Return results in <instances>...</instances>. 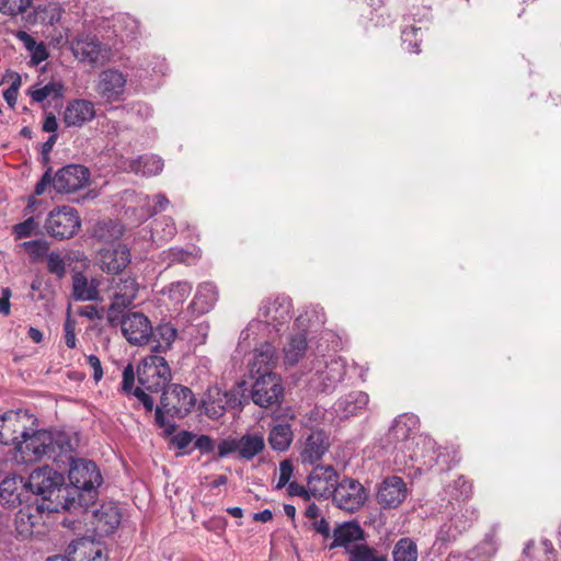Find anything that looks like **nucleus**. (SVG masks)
Masks as SVG:
<instances>
[{
    "label": "nucleus",
    "instance_id": "57",
    "mask_svg": "<svg viewBox=\"0 0 561 561\" xmlns=\"http://www.w3.org/2000/svg\"><path fill=\"white\" fill-rule=\"evenodd\" d=\"M165 255L168 256L170 263H184L187 262L188 259L191 257V254L188 252L178 248H171L168 252H165Z\"/></svg>",
    "mask_w": 561,
    "mask_h": 561
},
{
    "label": "nucleus",
    "instance_id": "18",
    "mask_svg": "<svg viewBox=\"0 0 561 561\" xmlns=\"http://www.w3.org/2000/svg\"><path fill=\"white\" fill-rule=\"evenodd\" d=\"M126 85L125 76L115 69H107L100 73L96 83L98 93L106 101L112 102L119 99Z\"/></svg>",
    "mask_w": 561,
    "mask_h": 561
},
{
    "label": "nucleus",
    "instance_id": "58",
    "mask_svg": "<svg viewBox=\"0 0 561 561\" xmlns=\"http://www.w3.org/2000/svg\"><path fill=\"white\" fill-rule=\"evenodd\" d=\"M53 180L54 176L51 175V168H48V170L43 174L42 179L35 185V195L39 196L44 194L48 185L53 186Z\"/></svg>",
    "mask_w": 561,
    "mask_h": 561
},
{
    "label": "nucleus",
    "instance_id": "25",
    "mask_svg": "<svg viewBox=\"0 0 561 561\" xmlns=\"http://www.w3.org/2000/svg\"><path fill=\"white\" fill-rule=\"evenodd\" d=\"M369 397L363 391H352L340 398L333 405V410L340 419L360 413L368 404Z\"/></svg>",
    "mask_w": 561,
    "mask_h": 561
},
{
    "label": "nucleus",
    "instance_id": "14",
    "mask_svg": "<svg viewBox=\"0 0 561 561\" xmlns=\"http://www.w3.org/2000/svg\"><path fill=\"white\" fill-rule=\"evenodd\" d=\"M337 473L332 466H317L308 478V491L314 497H329L337 484Z\"/></svg>",
    "mask_w": 561,
    "mask_h": 561
},
{
    "label": "nucleus",
    "instance_id": "59",
    "mask_svg": "<svg viewBox=\"0 0 561 561\" xmlns=\"http://www.w3.org/2000/svg\"><path fill=\"white\" fill-rule=\"evenodd\" d=\"M89 366L93 369V379L99 382L103 377V369L101 360L96 355H89L87 357Z\"/></svg>",
    "mask_w": 561,
    "mask_h": 561
},
{
    "label": "nucleus",
    "instance_id": "30",
    "mask_svg": "<svg viewBox=\"0 0 561 561\" xmlns=\"http://www.w3.org/2000/svg\"><path fill=\"white\" fill-rule=\"evenodd\" d=\"M26 488L21 477H7L0 483V501L9 506L21 503V491Z\"/></svg>",
    "mask_w": 561,
    "mask_h": 561
},
{
    "label": "nucleus",
    "instance_id": "3",
    "mask_svg": "<svg viewBox=\"0 0 561 561\" xmlns=\"http://www.w3.org/2000/svg\"><path fill=\"white\" fill-rule=\"evenodd\" d=\"M291 300L289 297L278 295L264 300L259 309V318L252 320L241 333L243 340L252 337L274 339L278 334V327L288 323L291 319Z\"/></svg>",
    "mask_w": 561,
    "mask_h": 561
},
{
    "label": "nucleus",
    "instance_id": "4",
    "mask_svg": "<svg viewBox=\"0 0 561 561\" xmlns=\"http://www.w3.org/2000/svg\"><path fill=\"white\" fill-rule=\"evenodd\" d=\"M137 380L139 386L135 388L133 396L142 404L146 412H151L154 401L146 391L159 392L171 380V369L165 358L158 354L146 356L138 365Z\"/></svg>",
    "mask_w": 561,
    "mask_h": 561
},
{
    "label": "nucleus",
    "instance_id": "21",
    "mask_svg": "<svg viewBox=\"0 0 561 561\" xmlns=\"http://www.w3.org/2000/svg\"><path fill=\"white\" fill-rule=\"evenodd\" d=\"M130 251L125 244L100 251V267L106 273L117 274L130 263Z\"/></svg>",
    "mask_w": 561,
    "mask_h": 561
},
{
    "label": "nucleus",
    "instance_id": "9",
    "mask_svg": "<svg viewBox=\"0 0 561 561\" xmlns=\"http://www.w3.org/2000/svg\"><path fill=\"white\" fill-rule=\"evenodd\" d=\"M80 226L81 219L78 211L66 205L51 209L44 224L46 232L58 240L72 238Z\"/></svg>",
    "mask_w": 561,
    "mask_h": 561
},
{
    "label": "nucleus",
    "instance_id": "12",
    "mask_svg": "<svg viewBox=\"0 0 561 561\" xmlns=\"http://www.w3.org/2000/svg\"><path fill=\"white\" fill-rule=\"evenodd\" d=\"M331 496L341 510L355 512L365 504L367 492L358 481L345 478L336 484Z\"/></svg>",
    "mask_w": 561,
    "mask_h": 561
},
{
    "label": "nucleus",
    "instance_id": "23",
    "mask_svg": "<svg viewBox=\"0 0 561 561\" xmlns=\"http://www.w3.org/2000/svg\"><path fill=\"white\" fill-rule=\"evenodd\" d=\"M71 50L80 61L95 65L101 55V44L95 36L82 34L72 39Z\"/></svg>",
    "mask_w": 561,
    "mask_h": 561
},
{
    "label": "nucleus",
    "instance_id": "60",
    "mask_svg": "<svg viewBox=\"0 0 561 561\" xmlns=\"http://www.w3.org/2000/svg\"><path fill=\"white\" fill-rule=\"evenodd\" d=\"M310 526L316 533L324 537L330 536V526L324 517L321 516L319 519L313 520L312 523H310Z\"/></svg>",
    "mask_w": 561,
    "mask_h": 561
},
{
    "label": "nucleus",
    "instance_id": "63",
    "mask_svg": "<svg viewBox=\"0 0 561 561\" xmlns=\"http://www.w3.org/2000/svg\"><path fill=\"white\" fill-rule=\"evenodd\" d=\"M57 128L58 123L56 116L53 113L46 114L45 121L43 123V130L55 134Z\"/></svg>",
    "mask_w": 561,
    "mask_h": 561
},
{
    "label": "nucleus",
    "instance_id": "32",
    "mask_svg": "<svg viewBox=\"0 0 561 561\" xmlns=\"http://www.w3.org/2000/svg\"><path fill=\"white\" fill-rule=\"evenodd\" d=\"M125 170L141 174L144 176H152L160 173L163 169L162 160L157 156H141L138 159L129 160Z\"/></svg>",
    "mask_w": 561,
    "mask_h": 561
},
{
    "label": "nucleus",
    "instance_id": "54",
    "mask_svg": "<svg viewBox=\"0 0 561 561\" xmlns=\"http://www.w3.org/2000/svg\"><path fill=\"white\" fill-rule=\"evenodd\" d=\"M65 331V343L69 348H75L77 344L76 339V322L75 320L67 318L64 324Z\"/></svg>",
    "mask_w": 561,
    "mask_h": 561
},
{
    "label": "nucleus",
    "instance_id": "10",
    "mask_svg": "<svg viewBox=\"0 0 561 561\" xmlns=\"http://www.w3.org/2000/svg\"><path fill=\"white\" fill-rule=\"evenodd\" d=\"M35 422L36 419L25 410L4 412L0 416V443L15 449Z\"/></svg>",
    "mask_w": 561,
    "mask_h": 561
},
{
    "label": "nucleus",
    "instance_id": "15",
    "mask_svg": "<svg viewBox=\"0 0 561 561\" xmlns=\"http://www.w3.org/2000/svg\"><path fill=\"white\" fill-rule=\"evenodd\" d=\"M67 557L71 561H107L104 546L87 537L73 540L68 546Z\"/></svg>",
    "mask_w": 561,
    "mask_h": 561
},
{
    "label": "nucleus",
    "instance_id": "48",
    "mask_svg": "<svg viewBox=\"0 0 561 561\" xmlns=\"http://www.w3.org/2000/svg\"><path fill=\"white\" fill-rule=\"evenodd\" d=\"M47 270L58 278H62L65 276L66 263L59 253L50 252L47 254Z\"/></svg>",
    "mask_w": 561,
    "mask_h": 561
},
{
    "label": "nucleus",
    "instance_id": "55",
    "mask_svg": "<svg viewBox=\"0 0 561 561\" xmlns=\"http://www.w3.org/2000/svg\"><path fill=\"white\" fill-rule=\"evenodd\" d=\"M194 434L182 431L172 437V443L178 449H185L194 439Z\"/></svg>",
    "mask_w": 561,
    "mask_h": 561
},
{
    "label": "nucleus",
    "instance_id": "1",
    "mask_svg": "<svg viewBox=\"0 0 561 561\" xmlns=\"http://www.w3.org/2000/svg\"><path fill=\"white\" fill-rule=\"evenodd\" d=\"M33 426L16 445L15 458L19 461L34 462L46 457L58 463L64 462V455L73 453L77 439L68 433L35 430Z\"/></svg>",
    "mask_w": 561,
    "mask_h": 561
},
{
    "label": "nucleus",
    "instance_id": "42",
    "mask_svg": "<svg viewBox=\"0 0 561 561\" xmlns=\"http://www.w3.org/2000/svg\"><path fill=\"white\" fill-rule=\"evenodd\" d=\"M21 245L27 252L32 262H38L47 256L49 250V243L43 239L25 241Z\"/></svg>",
    "mask_w": 561,
    "mask_h": 561
},
{
    "label": "nucleus",
    "instance_id": "31",
    "mask_svg": "<svg viewBox=\"0 0 561 561\" xmlns=\"http://www.w3.org/2000/svg\"><path fill=\"white\" fill-rule=\"evenodd\" d=\"M98 285L95 279L89 280L82 273H76L72 277V296L81 301L98 300Z\"/></svg>",
    "mask_w": 561,
    "mask_h": 561
},
{
    "label": "nucleus",
    "instance_id": "56",
    "mask_svg": "<svg viewBox=\"0 0 561 561\" xmlns=\"http://www.w3.org/2000/svg\"><path fill=\"white\" fill-rule=\"evenodd\" d=\"M30 53L34 65H38L48 58V51L44 43H37Z\"/></svg>",
    "mask_w": 561,
    "mask_h": 561
},
{
    "label": "nucleus",
    "instance_id": "37",
    "mask_svg": "<svg viewBox=\"0 0 561 561\" xmlns=\"http://www.w3.org/2000/svg\"><path fill=\"white\" fill-rule=\"evenodd\" d=\"M64 84L59 81H51L42 88H32L28 90L31 99L36 103H42L48 98L58 99L62 96Z\"/></svg>",
    "mask_w": 561,
    "mask_h": 561
},
{
    "label": "nucleus",
    "instance_id": "38",
    "mask_svg": "<svg viewBox=\"0 0 561 561\" xmlns=\"http://www.w3.org/2000/svg\"><path fill=\"white\" fill-rule=\"evenodd\" d=\"M176 233L175 222L170 217H163L154 222L151 231V238L154 242H165L171 240Z\"/></svg>",
    "mask_w": 561,
    "mask_h": 561
},
{
    "label": "nucleus",
    "instance_id": "50",
    "mask_svg": "<svg viewBox=\"0 0 561 561\" xmlns=\"http://www.w3.org/2000/svg\"><path fill=\"white\" fill-rule=\"evenodd\" d=\"M293 471H294V466L290 462V460L285 459L279 462V476H278L276 489H278V490L283 489L284 486H286L289 483L290 478L293 476Z\"/></svg>",
    "mask_w": 561,
    "mask_h": 561
},
{
    "label": "nucleus",
    "instance_id": "6",
    "mask_svg": "<svg viewBox=\"0 0 561 561\" xmlns=\"http://www.w3.org/2000/svg\"><path fill=\"white\" fill-rule=\"evenodd\" d=\"M64 462H69L68 479L70 484L87 494L88 502L96 497V490L102 484V474L94 461L84 458H73L72 453L62 456Z\"/></svg>",
    "mask_w": 561,
    "mask_h": 561
},
{
    "label": "nucleus",
    "instance_id": "52",
    "mask_svg": "<svg viewBox=\"0 0 561 561\" xmlns=\"http://www.w3.org/2000/svg\"><path fill=\"white\" fill-rule=\"evenodd\" d=\"M135 371L133 365H127L123 370L122 391L126 394H133L135 388Z\"/></svg>",
    "mask_w": 561,
    "mask_h": 561
},
{
    "label": "nucleus",
    "instance_id": "45",
    "mask_svg": "<svg viewBox=\"0 0 561 561\" xmlns=\"http://www.w3.org/2000/svg\"><path fill=\"white\" fill-rule=\"evenodd\" d=\"M33 0H0V12L8 15H18L30 8Z\"/></svg>",
    "mask_w": 561,
    "mask_h": 561
},
{
    "label": "nucleus",
    "instance_id": "34",
    "mask_svg": "<svg viewBox=\"0 0 561 561\" xmlns=\"http://www.w3.org/2000/svg\"><path fill=\"white\" fill-rule=\"evenodd\" d=\"M176 335L178 330L172 324H159L152 334L154 341L157 342L156 345L152 346V351L156 354L167 352L175 341Z\"/></svg>",
    "mask_w": 561,
    "mask_h": 561
},
{
    "label": "nucleus",
    "instance_id": "19",
    "mask_svg": "<svg viewBox=\"0 0 561 561\" xmlns=\"http://www.w3.org/2000/svg\"><path fill=\"white\" fill-rule=\"evenodd\" d=\"M419 419L414 414H401L394 421L389 431V436L393 438L398 445L396 448L402 451L405 444L411 443L414 436H417Z\"/></svg>",
    "mask_w": 561,
    "mask_h": 561
},
{
    "label": "nucleus",
    "instance_id": "51",
    "mask_svg": "<svg viewBox=\"0 0 561 561\" xmlns=\"http://www.w3.org/2000/svg\"><path fill=\"white\" fill-rule=\"evenodd\" d=\"M453 488L456 491L455 497L460 501L469 499L472 493L471 483L463 477H459L455 480Z\"/></svg>",
    "mask_w": 561,
    "mask_h": 561
},
{
    "label": "nucleus",
    "instance_id": "35",
    "mask_svg": "<svg viewBox=\"0 0 561 561\" xmlns=\"http://www.w3.org/2000/svg\"><path fill=\"white\" fill-rule=\"evenodd\" d=\"M218 299L217 287L213 283H203L198 286L194 304L199 312L209 311Z\"/></svg>",
    "mask_w": 561,
    "mask_h": 561
},
{
    "label": "nucleus",
    "instance_id": "8",
    "mask_svg": "<svg viewBox=\"0 0 561 561\" xmlns=\"http://www.w3.org/2000/svg\"><path fill=\"white\" fill-rule=\"evenodd\" d=\"M252 402L263 409H268L282 402L284 388L279 375L265 371L257 375L250 392Z\"/></svg>",
    "mask_w": 561,
    "mask_h": 561
},
{
    "label": "nucleus",
    "instance_id": "7",
    "mask_svg": "<svg viewBox=\"0 0 561 561\" xmlns=\"http://www.w3.org/2000/svg\"><path fill=\"white\" fill-rule=\"evenodd\" d=\"M139 285L135 277L121 275L113 277L110 286L112 302L107 312V321L112 327L117 325L118 313L135 300Z\"/></svg>",
    "mask_w": 561,
    "mask_h": 561
},
{
    "label": "nucleus",
    "instance_id": "49",
    "mask_svg": "<svg viewBox=\"0 0 561 561\" xmlns=\"http://www.w3.org/2000/svg\"><path fill=\"white\" fill-rule=\"evenodd\" d=\"M148 209V216H153L160 211H163L168 205L169 199L163 194H157L151 199L146 197Z\"/></svg>",
    "mask_w": 561,
    "mask_h": 561
},
{
    "label": "nucleus",
    "instance_id": "28",
    "mask_svg": "<svg viewBox=\"0 0 561 561\" xmlns=\"http://www.w3.org/2000/svg\"><path fill=\"white\" fill-rule=\"evenodd\" d=\"M294 440V431L287 422L273 424L268 432L267 442L275 451H286Z\"/></svg>",
    "mask_w": 561,
    "mask_h": 561
},
{
    "label": "nucleus",
    "instance_id": "47",
    "mask_svg": "<svg viewBox=\"0 0 561 561\" xmlns=\"http://www.w3.org/2000/svg\"><path fill=\"white\" fill-rule=\"evenodd\" d=\"M350 561H375L379 556L367 545H354L350 550Z\"/></svg>",
    "mask_w": 561,
    "mask_h": 561
},
{
    "label": "nucleus",
    "instance_id": "20",
    "mask_svg": "<svg viewBox=\"0 0 561 561\" xmlns=\"http://www.w3.org/2000/svg\"><path fill=\"white\" fill-rule=\"evenodd\" d=\"M402 453H407L410 460L432 466L435 460V442L430 436L420 434L414 436L411 443L405 444Z\"/></svg>",
    "mask_w": 561,
    "mask_h": 561
},
{
    "label": "nucleus",
    "instance_id": "22",
    "mask_svg": "<svg viewBox=\"0 0 561 561\" xmlns=\"http://www.w3.org/2000/svg\"><path fill=\"white\" fill-rule=\"evenodd\" d=\"M405 483L399 477H390L383 480L377 500L382 507H397L405 499Z\"/></svg>",
    "mask_w": 561,
    "mask_h": 561
},
{
    "label": "nucleus",
    "instance_id": "44",
    "mask_svg": "<svg viewBox=\"0 0 561 561\" xmlns=\"http://www.w3.org/2000/svg\"><path fill=\"white\" fill-rule=\"evenodd\" d=\"M38 229V222L34 217H28L22 222H19L12 227V232L15 239L28 238L36 233Z\"/></svg>",
    "mask_w": 561,
    "mask_h": 561
},
{
    "label": "nucleus",
    "instance_id": "61",
    "mask_svg": "<svg viewBox=\"0 0 561 561\" xmlns=\"http://www.w3.org/2000/svg\"><path fill=\"white\" fill-rule=\"evenodd\" d=\"M195 448L202 453H209L214 449L213 439L207 435H201L195 440Z\"/></svg>",
    "mask_w": 561,
    "mask_h": 561
},
{
    "label": "nucleus",
    "instance_id": "41",
    "mask_svg": "<svg viewBox=\"0 0 561 561\" xmlns=\"http://www.w3.org/2000/svg\"><path fill=\"white\" fill-rule=\"evenodd\" d=\"M192 291V285L188 282L180 280L170 284L164 294L175 305L183 304Z\"/></svg>",
    "mask_w": 561,
    "mask_h": 561
},
{
    "label": "nucleus",
    "instance_id": "53",
    "mask_svg": "<svg viewBox=\"0 0 561 561\" xmlns=\"http://www.w3.org/2000/svg\"><path fill=\"white\" fill-rule=\"evenodd\" d=\"M232 453H238V439L226 438L222 439L217 446V456L219 458L227 457Z\"/></svg>",
    "mask_w": 561,
    "mask_h": 561
},
{
    "label": "nucleus",
    "instance_id": "24",
    "mask_svg": "<svg viewBox=\"0 0 561 561\" xmlns=\"http://www.w3.org/2000/svg\"><path fill=\"white\" fill-rule=\"evenodd\" d=\"M94 117V104L88 100L77 99L67 104L62 119L67 126H82Z\"/></svg>",
    "mask_w": 561,
    "mask_h": 561
},
{
    "label": "nucleus",
    "instance_id": "29",
    "mask_svg": "<svg viewBox=\"0 0 561 561\" xmlns=\"http://www.w3.org/2000/svg\"><path fill=\"white\" fill-rule=\"evenodd\" d=\"M265 449V440L260 433H247L238 439V456L243 460H252Z\"/></svg>",
    "mask_w": 561,
    "mask_h": 561
},
{
    "label": "nucleus",
    "instance_id": "64",
    "mask_svg": "<svg viewBox=\"0 0 561 561\" xmlns=\"http://www.w3.org/2000/svg\"><path fill=\"white\" fill-rule=\"evenodd\" d=\"M15 36L24 44L28 51H31L37 45L36 41L24 31H18Z\"/></svg>",
    "mask_w": 561,
    "mask_h": 561
},
{
    "label": "nucleus",
    "instance_id": "62",
    "mask_svg": "<svg viewBox=\"0 0 561 561\" xmlns=\"http://www.w3.org/2000/svg\"><path fill=\"white\" fill-rule=\"evenodd\" d=\"M10 297L11 290L9 288L2 289V297L0 298V313L8 316L10 314Z\"/></svg>",
    "mask_w": 561,
    "mask_h": 561
},
{
    "label": "nucleus",
    "instance_id": "16",
    "mask_svg": "<svg viewBox=\"0 0 561 561\" xmlns=\"http://www.w3.org/2000/svg\"><path fill=\"white\" fill-rule=\"evenodd\" d=\"M330 448V438L322 430L312 431L305 439L300 459L302 463L314 465L319 462Z\"/></svg>",
    "mask_w": 561,
    "mask_h": 561
},
{
    "label": "nucleus",
    "instance_id": "39",
    "mask_svg": "<svg viewBox=\"0 0 561 561\" xmlns=\"http://www.w3.org/2000/svg\"><path fill=\"white\" fill-rule=\"evenodd\" d=\"M38 513L35 511V514L31 512V508L20 510L15 516V527L16 531L22 537H27L32 535L35 525L38 523Z\"/></svg>",
    "mask_w": 561,
    "mask_h": 561
},
{
    "label": "nucleus",
    "instance_id": "2",
    "mask_svg": "<svg viewBox=\"0 0 561 561\" xmlns=\"http://www.w3.org/2000/svg\"><path fill=\"white\" fill-rule=\"evenodd\" d=\"M62 482V476L49 467L37 468L31 472L26 489L42 496L36 503V512L57 513L69 510L73 499L68 500V490Z\"/></svg>",
    "mask_w": 561,
    "mask_h": 561
},
{
    "label": "nucleus",
    "instance_id": "26",
    "mask_svg": "<svg viewBox=\"0 0 561 561\" xmlns=\"http://www.w3.org/2000/svg\"><path fill=\"white\" fill-rule=\"evenodd\" d=\"M364 539L365 533L359 524L347 522L339 525L333 530V542L330 545V549L343 547L348 552L354 545H357L356 542Z\"/></svg>",
    "mask_w": 561,
    "mask_h": 561
},
{
    "label": "nucleus",
    "instance_id": "27",
    "mask_svg": "<svg viewBox=\"0 0 561 561\" xmlns=\"http://www.w3.org/2000/svg\"><path fill=\"white\" fill-rule=\"evenodd\" d=\"M270 340L271 339H267V341L255 348L254 359L251 367L252 374L261 375L265 371H272V369L276 366V348L272 345Z\"/></svg>",
    "mask_w": 561,
    "mask_h": 561
},
{
    "label": "nucleus",
    "instance_id": "5",
    "mask_svg": "<svg viewBox=\"0 0 561 561\" xmlns=\"http://www.w3.org/2000/svg\"><path fill=\"white\" fill-rule=\"evenodd\" d=\"M196 403L194 393L188 387L182 385H172L164 390L161 396L160 404L156 408V424L164 430L167 435L175 432V423L169 417L182 419L186 416Z\"/></svg>",
    "mask_w": 561,
    "mask_h": 561
},
{
    "label": "nucleus",
    "instance_id": "17",
    "mask_svg": "<svg viewBox=\"0 0 561 561\" xmlns=\"http://www.w3.org/2000/svg\"><path fill=\"white\" fill-rule=\"evenodd\" d=\"M345 376V364L341 358L331 357L329 360L319 363L316 369L314 382L319 383L322 391L333 390Z\"/></svg>",
    "mask_w": 561,
    "mask_h": 561
},
{
    "label": "nucleus",
    "instance_id": "43",
    "mask_svg": "<svg viewBox=\"0 0 561 561\" xmlns=\"http://www.w3.org/2000/svg\"><path fill=\"white\" fill-rule=\"evenodd\" d=\"M450 525H444L439 533H438V536L442 540H449V539H455L457 534H460L461 531L466 530V528L468 527V523L467 522H461L460 520V517L458 515H455L451 519H450Z\"/></svg>",
    "mask_w": 561,
    "mask_h": 561
},
{
    "label": "nucleus",
    "instance_id": "46",
    "mask_svg": "<svg viewBox=\"0 0 561 561\" xmlns=\"http://www.w3.org/2000/svg\"><path fill=\"white\" fill-rule=\"evenodd\" d=\"M99 522H103L106 525L105 533H112L121 523V517L116 508L114 507H102V511L98 513Z\"/></svg>",
    "mask_w": 561,
    "mask_h": 561
},
{
    "label": "nucleus",
    "instance_id": "40",
    "mask_svg": "<svg viewBox=\"0 0 561 561\" xmlns=\"http://www.w3.org/2000/svg\"><path fill=\"white\" fill-rule=\"evenodd\" d=\"M393 561H417V548L410 538L400 539L393 548Z\"/></svg>",
    "mask_w": 561,
    "mask_h": 561
},
{
    "label": "nucleus",
    "instance_id": "33",
    "mask_svg": "<svg viewBox=\"0 0 561 561\" xmlns=\"http://www.w3.org/2000/svg\"><path fill=\"white\" fill-rule=\"evenodd\" d=\"M308 347L304 333L291 335L284 346V363L289 366L296 365L306 354Z\"/></svg>",
    "mask_w": 561,
    "mask_h": 561
},
{
    "label": "nucleus",
    "instance_id": "13",
    "mask_svg": "<svg viewBox=\"0 0 561 561\" xmlns=\"http://www.w3.org/2000/svg\"><path fill=\"white\" fill-rule=\"evenodd\" d=\"M90 180V171L81 164H68L59 169L53 180L57 193L68 194L83 188Z\"/></svg>",
    "mask_w": 561,
    "mask_h": 561
},
{
    "label": "nucleus",
    "instance_id": "36",
    "mask_svg": "<svg viewBox=\"0 0 561 561\" xmlns=\"http://www.w3.org/2000/svg\"><path fill=\"white\" fill-rule=\"evenodd\" d=\"M123 226L119 222L107 220L101 221L94 227L93 237L99 241L110 243L123 236Z\"/></svg>",
    "mask_w": 561,
    "mask_h": 561
},
{
    "label": "nucleus",
    "instance_id": "11",
    "mask_svg": "<svg viewBox=\"0 0 561 561\" xmlns=\"http://www.w3.org/2000/svg\"><path fill=\"white\" fill-rule=\"evenodd\" d=\"M121 325L125 339L133 345H142L152 337L153 329L149 319L141 312H128L118 316L117 325Z\"/></svg>",
    "mask_w": 561,
    "mask_h": 561
}]
</instances>
